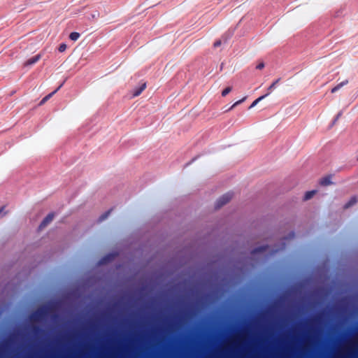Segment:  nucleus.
Segmentation results:
<instances>
[{"mask_svg":"<svg viewBox=\"0 0 358 358\" xmlns=\"http://www.w3.org/2000/svg\"><path fill=\"white\" fill-rule=\"evenodd\" d=\"M231 198V196L229 194H226L220 197L217 201V207H221L223 205L228 203Z\"/></svg>","mask_w":358,"mask_h":358,"instance_id":"f257e3e1","label":"nucleus"},{"mask_svg":"<svg viewBox=\"0 0 358 358\" xmlns=\"http://www.w3.org/2000/svg\"><path fill=\"white\" fill-rule=\"evenodd\" d=\"M358 202V196H352L350 200L344 205L343 208L348 209L354 205H355Z\"/></svg>","mask_w":358,"mask_h":358,"instance_id":"f03ea898","label":"nucleus"},{"mask_svg":"<svg viewBox=\"0 0 358 358\" xmlns=\"http://www.w3.org/2000/svg\"><path fill=\"white\" fill-rule=\"evenodd\" d=\"M146 84L143 83L139 87H137L133 90L132 95L134 97L139 96L142 92L145 89Z\"/></svg>","mask_w":358,"mask_h":358,"instance_id":"7ed1b4c3","label":"nucleus"},{"mask_svg":"<svg viewBox=\"0 0 358 358\" xmlns=\"http://www.w3.org/2000/svg\"><path fill=\"white\" fill-rule=\"evenodd\" d=\"M52 220H53V215L49 214L43 220V222H41V224L40 225V227L42 228V227H46L49 223H50L52 221Z\"/></svg>","mask_w":358,"mask_h":358,"instance_id":"20e7f679","label":"nucleus"},{"mask_svg":"<svg viewBox=\"0 0 358 358\" xmlns=\"http://www.w3.org/2000/svg\"><path fill=\"white\" fill-rule=\"evenodd\" d=\"M348 83V80H345L341 82L336 86H335L334 88L331 89V92L332 93L336 92L337 91L341 90L343 87L346 85Z\"/></svg>","mask_w":358,"mask_h":358,"instance_id":"39448f33","label":"nucleus"},{"mask_svg":"<svg viewBox=\"0 0 358 358\" xmlns=\"http://www.w3.org/2000/svg\"><path fill=\"white\" fill-rule=\"evenodd\" d=\"M320 184L322 186H328L332 184L331 177L326 176L320 179Z\"/></svg>","mask_w":358,"mask_h":358,"instance_id":"423d86ee","label":"nucleus"},{"mask_svg":"<svg viewBox=\"0 0 358 358\" xmlns=\"http://www.w3.org/2000/svg\"><path fill=\"white\" fill-rule=\"evenodd\" d=\"M41 55H36L35 57L28 59L25 62L24 65L29 66V65H32V64H35L36 62H38L41 59Z\"/></svg>","mask_w":358,"mask_h":358,"instance_id":"0eeeda50","label":"nucleus"},{"mask_svg":"<svg viewBox=\"0 0 358 358\" xmlns=\"http://www.w3.org/2000/svg\"><path fill=\"white\" fill-rule=\"evenodd\" d=\"M62 86V84L59 86V87L55 90L54 92H52V93L49 94L48 95L45 96L41 101L40 103V105H42L43 104L45 101H47L49 99H50L53 94H55L58 90L59 89H60V87Z\"/></svg>","mask_w":358,"mask_h":358,"instance_id":"6e6552de","label":"nucleus"},{"mask_svg":"<svg viewBox=\"0 0 358 358\" xmlns=\"http://www.w3.org/2000/svg\"><path fill=\"white\" fill-rule=\"evenodd\" d=\"M268 94H269V92L266 94L265 95H263V96L259 97L258 99H257L255 101H253V103L251 104V106H250L249 108H252L255 107L259 101H261L265 97L268 96Z\"/></svg>","mask_w":358,"mask_h":358,"instance_id":"1a4fd4ad","label":"nucleus"},{"mask_svg":"<svg viewBox=\"0 0 358 358\" xmlns=\"http://www.w3.org/2000/svg\"><path fill=\"white\" fill-rule=\"evenodd\" d=\"M315 194H316L315 190H312V191L306 192V194L304 195V200L307 201V200L310 199Z\"/></svg>","mask_w":358,"mask_h":358,"instance_id":"9d476101","label":"nucleus"},{"mask_svg":"<svg viewBox=\"0 0 358 358\" xmlns=\"http://www.w3.org/2000/svg\"><path fill=\"white\" fill-rule=\"evenodd\" d=\"M80 37V34L78 32H72L69 35V38L72 41H77Z\"/></svg>","mask_w":358,"mask_h":358,"instance_id":"9b49d317","label":"nucleus"},{"mask_svg":"<svg viewBox=\"0 0 358 358\" xmlns=\"http://www.w3.org/2000/svg\"><path fill=\"white\" fill-rule=\"evenodd\" d=\"M280 79H278L276 80L275 82H273L270 86L268 88V90L269 92L272 91L273 89H275V85H277V83L279 82Z\"/></svg>","mask_w":358,"mask_h":358,"instance_id":"f8f14e48","label":"nucleus"},{"mask_svg":"<svg viewBox=\"0 0 358 358\" xmlns=\"http://www.w3.org/2000/svg\"><path fill=\"white\" fill-rule=\"evenodd\" d=\"M231 87H227L226 89H224L222 92V95L223 96H226L227 94H228L231 91Z\"/></svg>","mask_w":358,"mask_h":358,"instance_id":"ddd939ff","label":"nucleus"},{"mask_svg":"<svg viewBox=\"0 0 358 358\" xmlns=\"http://www.w3.org/2000/svg\"><path fill=\"white\" fill-rule=\"evenodd\" d=\"M66 49V45L65 43H62L59 47V51L62 52L65 51Z\"/></svg>","mask_w":358,"mask_h":358,"instance_id":"4468645a","label":"nucleus"},{"mask_svg":"<svg viewBox=\"0 0 358 358\" xmlns=\"http://www.w3.org/2000/svg\"><path fill=\"white\" fill-rule=\"evenodd\" d=\"M245 99H246V97H244V98H243L242 99H241V100H239V101H237L236 102H235V103L232 106V107H231V108H234V106H237V105L240 104L241 103H242L243 101H244Z\"/></svg>","mask_w":358,"mask_h":358,"instance_id":"2eb2a0df","label":"nucleus"},{"mask_svg":"<svg viewBox=\"0 0 358 358\" xmlns=\"http://www.w3.org/2000/svg\"><path fill=\"white\" fill-rule=\"evenodd\" d=\"M264 67V63H260L257 66V69H262Z\"/></svg>","mask_w":358,"mask_h":358,"instance_id":"dca6fc26","label":"nucleus"},{"mask_svg":"<svg viewBox=\"0 0 358 358\" xmlns=\"http://www.w3.org/2000/svg\"><path fill=\"white\" fill-rule=\"evenodd\" d=\"M221 45V41H216V42L215 43V44H214V45H215V47H217V46H219V45Z\"/></svg>","mask_w":358,"mask_h":358,"instance_id":"f3484780","label":"nucleus"},{"mask_svg":"<svg viewBox=\"0 0 358 358\" xmlns=\"http://www.w3.org/2000/svg\"><path fill=\"white\" fill-rule=\"evenodd\" d=\"M2 210H3V208L0 209V214L1 213Z\"/></svg>","mask_w":358,"mask_h":358,"instance_id":"a211bd4d","label":"nucleus"},{"mask_svg":"<svg viewBox=\"0 0 358 358\" xmlns=\"http://www.w3.org/2000/svg\"><path fill=\"white\" fill-rule=\"evenodd\" d=\"M340 115H341V114H340V113H339V114H338V115H337V118H338V117H339Z\"/></svg>","mask_w":358,"mask_h":358,"instance_id":"6ab92c4d","label":"nucleus"},{"mask_svg":"<svg viewBox=\"0 0 358 358\" xmlns=\"http://www.w3.org/2000/svg\"><path fill=\"white\" fill-rule=\"evenodd\" d=\"M357 160H358V157H357Z\"/></svg>","mask_w":358,"mask_h":358,"instance_id":"aec40b11","label":"nucleus"}]
</instances>
